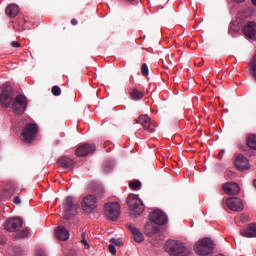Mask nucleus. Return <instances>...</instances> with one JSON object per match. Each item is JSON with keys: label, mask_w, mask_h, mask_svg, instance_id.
Returning <instances> with one entry per match:
<instances>
[{"label": "nucleus", "mask_w": 256, "mask_h": 256, "mask_svg": "<svg viewBox=\"0 0 256 256\" xmlns=\"http://www.w3.org/2000/svg\"><path fill=\"white\" fill-rule=\"evenodd\" d=\"M52 95L59 97V95H61V88L59 86H54L52 88Z\"/></svg>", "instance_id": "nucleus-29"}, {"label": "nucleus", "mask_w": 256, "mask_h": 256, "mask_svg": "<svg viewBox=\"0 0 256 256\" xmlns=\"http://www.w3.org/2000/svg\"><path fill=\"white\" fill-rule=\"evenodd\" d=\"M214 247L215 244L213 243V240L209 238H204L196 243V245L194 246V251L197 255L207 256L213 253Z\"/></svg>", "instance_id": "nucleus-4"}, {"label": "nucleus", "mask_w": 256, "mask_h": 256, "mask_svg": "<svg viewBox=\"0 0 256 256\" xmlns=\"http://www.w3.org/2000/svg\"><path fill=\"white\" fill-rule=\"evenodd\" d=\"M104 215L110 221H116V219H119V216L121 215V205H119L117 202H109L104 205Z\"/></svg>", "instance_id": "nucleus-5"}, {"label": "nucleus", "mask_w": 256, "mask_h": 256, "mask_svg": "<svg viewBox=\"0 0 256 256\" xmlns=\"http://www.w3.org/2000/svg\"><path fill=\"white\" fill-rule=\"evenodd\" d=\"M5 13L7 17H17L19 15V6L17 4H10L6 7Z\"/></svg>", "instance_id": "nucleus-19"}, {"label": "nucleus", "mask_w": 256, "mask_h": 256, "mask_svg": "<svg viewBox=\"0 0 256 256\" xmlns=\"http://www.w3.org/2000/svg\"><path fill=\"white\" fill-rule=\"evenodd\" d=\"M81 207L84 213H93L97 209V197L94 195H87L81 202Z\"/></svg>", "instance_id": "nucleus-8"}, {"label": "nucleus", "mask_w": 256, "mask_h": 256, "mask_svg": "<svg viewBox=\"0 0 256 256\" xmlns=\"http://www.w3.org/2000/svg\"><path fill=\"white\" fill-rule=\"evenodd\" d=\"M128 209L132 217H139L143 211H145V205H143V200L139 196L132 194L127 198Z\"/></svg>", "instance_id": "nucleus-3"}, {"label": "nucleus", "mask_w": 256, "mask_h": 256, "mask_svg": "<svg viewBox=\"0 0 256 256\" xmlns=\"http://www.w3.org/2000/svg\"><path fill=\"white\" fill-rule=\"evenodd\" d=\"M244 33L246 37L249 39H253L255 41L256 39V23L255 22H248L244 26Z\"/></svg>", "instance_id": "nucleus-17"}, {"label": "nucleus", "mask_w": 256, "mask_h": 256, "mask_svg": "<svg viewBox=\"0 0 256 256\" xmlns=\"http://www.w3.org/2000/svg\"><path fill=\"white\" fill-rule=\"evenodd\" d=\"M110 243H112V245H114V247L116 246H119V245H121V240H119V239H115V238H111L110 239Z\"/></svg>", "instance_id": "nucleus-31"}, {"label": "nucleus", "mask_w": 256, "mask_h": 256, "mask_svg": "<svg viewBox=\"0 0 256 256\" xmlns=\"http://www.w3.org/2000/svg\"><path fill=\"white\" fill-rule=\"evenodd\" d=\"M141 73L144 77H147L149 75V67L147 66L146 63L142 64Z\"/></svg>", "instance_id": "nucleus-28"}, {"label": "nucleus", "mask_w": 256, "mask_h": 256, "mask_svg": "<svg viewBox=\"0 0 256 256\" xmlns=\"http://www.w3.org/2000/svg\"><path fill=\"white\" fill-rule=\"evenodd\" d=\"M132 99H134L135 101H139V99H143V92L134 89L131 93Z\"/></svg>", "instance_id": "nucleus-24"}, {"label": "nucleus", "mask_w": 256, "mask_h": 256, "mask_svg": "<svg viewBox=\"0 0 256 256\" xmlns=\"http://www.w3.org/2000/svg\"><path fill=\"white\" fill-rule=\"evenodd\" d=\"M36 256H47V254H45V251L40 250L37 252Z\"/></svg>", "instance_id": "nucleus-35"}, {"label": "nucleus", "mask_w": 256, "mask_h": 256, "mask_svg": "<svg viewBox=\"0 0 256 256\" xmlns=\"http://www.w3.org/2000/svg\"><path fill=\"white\" fill-rule=\"evenodd\" d=\"M242 237H256V224H250L246 229L241 232Z\"/></svg>", "instance_id": "nucleus-21"}, {"label": "nucleus", "mask_w": 256, "mask_h": 256, "mask_svg": "<svg viewBox=\"0 0 256 256\" xmlns=\"http://www.w3.org/2000/svg\"><path fill=\"white\" fill-rule=\"evenodd\" d=\"M4 228L11 233L19 231V229H23V219L20 217L9 218L5 221Z\"/></svg>", "instance_id": "nucleus-10"}, {"label": "nucleus", "mask_w": 256, "mask_h": 256, "mask_svg": "<svg viewBox=\"0 0 256 256\" xmlns=\"http://www.w3.org/2000/svg\"><path fill=\"white\" fill-rule=\"evenodd\" d=\"M128 1H135V0H128Z\"/></svg>", "instance_id": "nucleus-39"}, {"label": "nucleus", "mask_w": 256, "mask_h": 256, "mask_svg": "<svg viewBox=\"0 0 256 256\" xmlns=\"http://www.w3.org/2000/svg\"><path fill=\"white\" fill-rule=\"evenodd\" d=\"M247 145H248V147H250V149L256 150V135L255 134H252L248 137Z\"/></svg>", "instance_id": "nucleus-23"}, {"label": "nucleus", "mask_w": 256, "mask_h": 256, "mask_svg": "<svg viewBox=\"0 0 256 256\" xmlns=\"http://www.w3.org/2000/svg\"><path fill=\"white\" fill-rule=\"evenodd\" d=\"M37 133H39V126L37 124H28L26 127L22 130V141H25V143H31L33 139L37 136Z\"/></svg>", "instance_id": "nucleus-6"}, {"label": "nucleus", "mask_w": 256, "mask_h": 256, "mask_svg": "<svg viewBox=\"0 0 256 256\" xmlns=\"http://www.w3.org/2000/svg\"><path fill=\"white\" fill-rule=\"evenodd\" d=\"M56 237L60 241H68L69 240V230H67L65 227H58L56 229Z\"/></svg>", "instance_id": "nucleus-20"}, {"label": "nucleus", "mask_w": 256, "mask_h": 256, "mask_svg": "<svg viewBox=\"0 0 256 256\" xmlns=\"http://www.w3.org/2000/svg\"><path fill=\"white\" fill-rule=\"evenodd\" d=\"M29 236V229H23L19 234H17V239H25V237Z\"/></svg>", "instance_id": "nucleus-27"}, {"label": "nucleus", "mask_w": 256, "mask_h": 256, "mask_svg": "<svg viewBox=\"0 0 256 256\" xmlns=\"http://www.w3.org/2000/svg\"><path fill=\"white\" fill-rule=\"evenodd\" d=\"M234 165L238 171H247L250 169L251 164H249V160L247 157H244L243 154H239L234 162Z\"/></svg>", "instance_id": "nucleus-14"}, {"label": "nucleus", "mask_w": 256, "mask_h": 256, "mask_svg": "<svg viewBox=\"0 0 256 256\" xmlns=\"http://www.w3.org/2000/svg\"><path fill=\"white\" fill-rule=\"evenodd\" d=\"M12 107L14 113H17L18 115L25 113V110L27 109V97L23 95L16 96L12 103Z\"/></svg>", "instance_id": "nucleus-9"}, {"label": "nucleus", "mask_w": 256, "mask_h": 256, "mask_svg": "<svg viewBox=\"0 0 256 256\" xmlns=\"http://www.w3.org/2000/svg\"><path fill=\"white\" fill-rule=\"evenodd\" d=\"M130 188L133 189L134 191H138V189H141V181L139 180H134L130 182Z\"/></svg>", "instance_id": "nucleus-26"}, {"label": "nucleus", "mask_w": 256, "mask_h": 256, "mask_svg": "<svg viewBox=\"0 0 256 256\" xmlns=\"http://www.w3.org/2000/svg\"><path fill=\"white\" fill-rule=\"evenodd\" d=\"M137 123L143 126V129H145V131H149V133H154L155 128L151 127V117H149V115L139 116Z\"/></svg>", "instance_id": "nucleus-16"}, {"label": "nucleus", "mask_w": 256, "mask_h": 256, "mask_svg": "<svg viewBox=\"0 0 256 256\" xmlns=\"http://www.w3.org/2000/svg\"><path fill=\"white\" fill-rule=\"evenodd\" d=\"M237 3H243L245 0H236Z\"/></svg>", "instance_id": "nucleus-37"}, {"label": "nucleus", "mask_w": 256, "mask_h": 256, "mask_svg": "<svg viewBox=\"0 0 256 256\" xmlns=\"http://www.w3.org/2000/svg\"><path fill=\"white\" fill-rule=\"evenodd\" d=\"M71 23H72V25H77L78 21H77V19L74 18L71 20Z\"/></svg>", "instance_id": "nucleus-36"}, {"label": "nucleus", "mask_w": 256, "mask_h": 256, "mask_svg": "<svg viewBox=\"0 0 256 256\" xmlns=\"http://www.w3.org/2000/svg\"><path fill=\"white\" fill-rule=\"evenodd\" d=\"M13 99H15V95H13V91L9 86L3 85L2 93L0 95V104L2 107H11L13 105Z\"/></svg>", "instance_id": "nucleus-7"}, {"label": "nucleus", "mask_w": 256, "mask_h": 256, "mask_svg": "<svg viewBox=\"0 0 256 256\" xmlns=\"http://www.w3.org/2000/svg\"><path fill=\"white\" fill-rule=\"evenodd\" d=\"M77 209H79V203H75L72 197H68L64 205L66 218L69 219L71 215H75V213H77Z\"/></svg>", "instance_id": "nucleus-12"}, {"label": "nucleus", "mask_w": 256, "mask_h": 256, "mask_svg": "<svg viewBox=\"0 0 256 256\" xmlns=\"http://www.w3.org/2000/svg\"><path fill=\"white\" fill-rule=\"evenodd\" d=\"M253 5L256 6V0H252Z\"/></svg>", "instance_id": "nucleus-38"}, {"label": "nucleus", "mask_w": 256, "mask_h": 256, "mask_svg": "<svg viewBox=\"0 0 256 256\" xmlns=\"http://www.w3.org/2000/svg\"><path fill=\"white\" fill-rule=\"evenodd\" d=\"M226 205L230 211H243V201L237 197H231L226 200Z\"/></svg>", "instance_id": "nucleus-13"}, {"label": "nucleus", "mask_w": 256, "mask_h": 256, "mask_svg": "<svg viewBox=\"0 0 256 256\" xmlns=\"http://www.w3.org/2000/svg\"><path fill=\"white\" fill-rule=\"evenodd\" d=\"M97 151V147L94 144H83L76 149V155L78 157H87V155H93Z\"/></svg>", "instance_id": "nucleus-11"}, {"label": "nucleus", "mask_w": 256, "mask_h": 256, "mask_svg": "<svg viewBox=\"0 0 256 256\" xmlns=\"http://www.w3.org/2000/svg\"><path fill=\"white\" fill-rule=\"evenodd\" d=\"M167 221V214L161 210H154L150 213V222L146 224L145 231L153 245H159L165 239L159 225H165Z\"/></svg>", "instance_id": "nucleus-1"}, {"label": "nucleus", "mask_w": 256, "mask_h": 256, "mask_svg": "<svg viewBox=\"0 0 256 256\" xmlns=\"http://www.w3.org/2000/svg\"><path fill=\"white\" fill-rule=\"evenodd\" d=\"M98 189H100V192L96 193L97 197H103V195L105 194V190L101 186Z\"/></svg>", "instance_id": "nucleus-32"}, {"label": "nucleus", "mask_w": 256, "mask_h": 256, "mask_svg": "<svg viewBox=\"0 0 256 256\" xmlns=\"http://www.w3.org/2000/svg\"><path fill=\"white\" fill-rule=\"evenodd\" d=\"M164 251L170 256L191 255V249L187 248L184 243L177 240H168L164 246Z\"/></svg>", "instance_id": "nucleus-2"}, {"label": "nucleus", "mask_w": 256, "mask_h": 256, "mask_svg": "<svg viewBox=\"0 0 256 256\" xmlns=\"http://www.w3.org/2000/svg\"><path fill=\"white\" fill-rule=\"evenodd\" d=\"M11 47L18 48V47H21V44H19V42L17 41H13L11 42Z\"/></svg>", "instance_id": "nucleus-33"}, {"label": "nucleus", "mask_w": 256, "mask_h": 256, "mask_svg": "<svg viewBox=\"0 0 256 256\" xmlns=\"http://www.w3.org/2000/svg\"><path fill=\"white\" fill-rule=\"evenodd\" d=\"M87 233L82 232L81 233V243L84 245L85 249H90L89 242L87 241Z\"/></svg>", "instance_id": "nucleus-25"}, {"label": "nucleus", "mask_w": 256, "mask_h": 256, "mask_svg": "<svg viewBox=\"0 0 256 256\" xmlns=\"http://www.w3.org/2000/svg\"><path fill=\"white\" fill-rule=\"evenodd\" d=\"M108 249H109V253H111V255H116V253H117V248L115 247V245L110 244L109 247H108Z\"/></svg>", "instance_id": "nucleus-30"}, {"label": "nucleus", "mask_w": 256, "mask_h": 256, "mask_svg": "<svg viewBox=\"0 0 256 256\" xmlns=\"http://www.w3.org/2000/svg\"><path fill=\"white\" fill-rule=\"evenodd\" d=\"M222 189L226 195H239L241 193V187L235 182L224 183Z\"/></svg>", "instance_id": "nucleus-15"}, {"label": "nucleus", "mask_w": 256, "mask_h": 256, "mask_svg": "<svg viewBox=\"0 0 256 256\" xmlns=\"http://www.w3.org/2000/svg\"><path fill=\"white\" fill-rule=\"evenodd\" d=\"M128 229L130 233H132L133 239L136 243H143V241H145V236L141 233V231H139V229H137V227L129 225Z\"/></svg>", "instance_id": "nucleus-18"}, {"label": "nucleus", "mask_w": 256, "mask_h": 256, "mask_svg": "<svg viewBox=\"0 0 256 256\" xmlns=\"http://www.w3.org/2000/svg\"><path fill=\"white\" fill-rule=\"evenodd\" d=\"M14 203H15L16 205H21V198H19V196H16V197L14 198Z\"/></svg>", "instance_id": "nucleus-34"}, {"label": "nucleus", "mask_w": 256, "mask_h": 256, "mask_svg": "<svg viewBox=\"0 0 256 256\" xmlns=\"http://www.w3.org/2000/svg\"><path fill=\"white\" fill-rule=\"evenodd\" d=\"M58 162L64 169H73V167L75 166V162L73 161V159L67 157L60 158Z\"/></svg>", "instance_id": "nucleus-22"}]
</instances>
